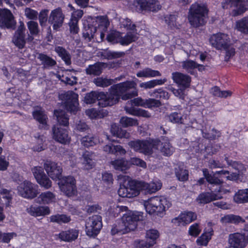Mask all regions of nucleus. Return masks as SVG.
Returning <instances> with one entry per match:
<instances>
[{
  "instance_id": "obj_1",
  "label": "nucleus",
  "mask_w": 248,
  "mask_h": 248,
  "mask_svg": "<svg viewBox=\"0 0 248 248\" xmlns=\"http://www.w3.org/2000/svg\"><path fill=\"white\" fill-rule=\"evenodd\" d=\"M83 37L88 41L95 37L98 42H108V19L107 16L88 17L83 23Z\"/></svg>"
},
{
  "instance_id": "obj_2",
  "label": "nucleus",
  "mask_w": 248,
  "mask_h": 248,
  "mask_svg": "<svg viewBox=\"0 0 248 248\" xmlns=\"http://www.w3.org/2000/svg\"><path fill=\"white\" fill-rule=\"evenodd\" d=\"M137 84L134 81H126L111 87L109 90V106L117 103L120 97L127 100L138 95Z\"/></svg>"
},
{
  "instance_id": "obj_3",
  "label": "nucleus",
  "mask_w": 248,
  "mask_h": 248,
  "mask_svg": "<svg viewBox=\"0 0 248 248\" xmlns=\"http://www.w3.org/2000/svg\"><path fill=\"white\" fill-rule=\"evenodd\" d=\"M206 7L202 4L195 2L192 4L188 14V20L193 27H198L204 24V18L207 15Z\"/></svg>"
},
{
  "instance_id": "obj_4",
  "label": "nucleus",
  "mask_w": 248,
  "mask_h": 248,
  "mask_svg": "<svg viewBox=\"0 0 248 248\" xmlns=\"http://www.w3.org/2000/svg\"><path fill=\"white\" fill-rule=\"evenodd\" d=\"M171 203L165 198L155 197L149 199L145 204L146 210L149 214L162 217L165 210L170 208Z\"/></svg>"
},
{
  "instance_id": "obj_5",
  "label": "nucleus",
  "mask_w": 248,
  "mask_h": 248,
  "mask_svg": "<svg viewBox=\"0 0 248 248\" xmlns=\"http://www.w3.org/2000/svg\"><path fill=\"white\" fill-rule=\"evenodd\" d=\"M222 7L229 9L232 16H240L248 10V0H224Z\"/></svg>"
},
{
  "instance_id": "obj_6",
  "label": "nucleus",
  "mask_w": 248,
  "mask_h": 248,
  "mask_svg": "<svg viewBox=\"0 0 248 248\" xmlns=\"http://www.w3.org/2000/svg\"><path fill=\"white\" fill-rule=\"evenodd\" d=\"M58 184L61 191L69 197L74 196L77 192L76 180L73 176L62 177L59 180Z\"/></svg>"
},
{
  "instance_id": "obj_7",
  "label": "nucleus",
  "mask_w": 248,
  "mask_h": 248,
  "mask_svg": "<svg viewBox=\"0 0 248 248\" xmlns=\"http://www.w3.org/2000/svg\"><path fill=\"white\" fill-rule=\"evenodd\" d=\"M98 101V106L101 108L108 106V93L104 92L91 91L86 93L84 101L87 104H92Z\"/></svg>"
},
{
  "instance_id": "obj_8",
  "label": "nucleus",
  "mask_w": 248,
  "mask_h": 248,
  "mask_svg": "<svg viewBox=\"0 0 248 248\" xmlns=\"http://www.w3.org/2000/svg\"><path fill=\"white\" fill-rule=\"evenodd\" d=\"M63 106L65 110L76 114L78 110V95L74 92L68 91L63 95Z\"/></svg>"
},
{
  "instance_id": "obj_9",
  "label": "nucleus",
  "mask_w": 248,
  "mask_h": 248,
  "mask_svg": "<svg viewBox=\"0 0 248 248\" xmlns=\"http://www.w3.org/2000/svg\"><path fill=\"white\" fill-rule=\"evenodd\" d=\"M17 190L19 195L28 199L34 198L38 194V186L27 180L21 183L18 186Z\"/></svg>"
},
{
  "instance_id": "obj_10",
  "label": "nucleus",
  "mask_w": 248,
  "mask_h": 248,
  "mask_svg": "<svg viewBox=\"0 0 248 248\" xmlns=\"http://www.w3.org/2000/svg\"><path fill=\"white\" fill-rule=\"evenodd\" d=\"M139 181H128L126 186H121L118 191V194L122 197L131 198L137 196L140 191L138 186Z\"/></svg>"
},
{
  "instance_id": "obj_11",
  "label": "nucleus",
  "mask_w": 248,
  "mask_h": 248,
  "mask_svg": "<svg viewBox=\"0 0 248 248\" xmlns=\"http://www.w3.org/2000/svg\"><path fill=\"white\" fill-rule=\"evenodd\" d=\"M102 227V217L94 215L89 218L86 225V232L88 236L95 237L100 232Z\"/></svg>"
},
{
  "instance_id": "obj_12",
  "label": "nucleus",
  "mask_w": 248,
  "mask_h": 248,
  "mask_svg": "<svg viewBox=\"0 0 248 248\" xmlns=\"http://www.w3.org/2000/svg\"><path fill=\"white\" fill-rule=\"evenodd\" d=\"M143 213L138 211H130L122 214V219L130 231L137 228V222L143 218Z\"/></svg>"
},
{
  "instance_id": "obj_13",
  "label": "nucleus",
  "mask_w": 248,
  "mask_h": 248,
  "mask_svg": "<svg viewBox=\"0 0 248 248\" xmlns=\"http://www.w3.org/2000/svg\"><path fill=\"white\" fill-rule=\"evenodd\" d=\"M209 42L212 46L218 50L226 49L230 44L228 35L222 33L213 34L210 37Z\"/></svg>"
},
{
  "instance_id": "obj_14",
  "label": "nucleus",
  "mask_w": 248,
  "mask_h": 248,
  "mask_svg": "<svg viewBox=\"0 0 248 248\" xmlns=\"http://www.w3.org/2000/svg\"><path fill=\"white\" fill-rule=\"evenodd\" d=\"M128 144L135 151L145 155H150L153 153V145L148 140H132Z\"/></svg>"
},
{
  "instance_id": "obj_15",
  "label": "nucleus",
  "mask_w": 248,
  "mask_h": 248,
  "mask_svg": "<svg viewBox=\"0 0 248 248\" xmlns=\"http://www.w3.org/2000/svg\"><path fill=\"white\" fill-rule=\"evenodd\" d=\"M16 21L11 11L8 9L0 10V27L8 29H15Z\"/></svg>"
},
{
  "instance_id": "obj_16",
  "label": "nucleus",
  "mask_w": 248,
  "mask_h": 248,
  "mask_svg": "<svg viewBox=\"0 0 248 248\" xmlns=\"http://www.w3.org/2000/svg\"><path fill=\"white\" fill-rule=\"evenodd\" d=\"M136 10L156 12L161 9V5L157 0H137Z\"/></svg>"
},
{
  "instance_id": "obj_17",
  "label": "nucleus",
  "mask_w": 248,
  "mask_h": 248,
  "mask_svg": "<svg viewBox=\"0 0 248 248\" xmlns=\"http://www.w3.org/2000/svg\"><path fill=\"white\" fill-rule=\"evenodd\" d=\"M44 168L48 176L53 180H59L62 177V167L55 162L47 161L44 164Z\"/></svg>"
},
{
  "instance_id": "obj_18",
  "label": "nucleus",
  "mask_w": 248,
  "mask_h": 248,
  "mask_svg": "<svg viewBox=\"0 0 248 248\" xmlns=\"http://www.w3.org/2000/svg\"><path fill=\"white\" fill-rule=\"evenodd\" d=\"M64 15L61 7H58L51 11L49 18V23L52 25L54 30L57 31L62 25Z\"/></svg>"
},
{
  "instance_id": "obj_19",
  "label": "nucleus",
  "mask_w": 248,
  "mask_h": 248,
  "mask_svg": "<svg viewBox=\"0 0 248 248\" xmlns=\"http://www.w3.org/2000/svg\"><path fill=\"white\" fill-rule=\"evenodd\" d=\"M53 138L57 142L63 144H69L71 138L68 135V131L65 128L61 126H53L52 127Z\"/></svg>"
},
{
  "instance_id": "obj_20",
  "label": "nucleus",
  "mask_w": 248,
  "mask_h": 248,
  "mask_svg": "<svg viewBox=\"0 0 248 248\" xmlns=\"http://www.w3.org/2000/svg\"><path fill=\"white\" fill-rule=\"evenodd\" d=\"M229 243L234 248H243L248 243V238L244 234L234 233L230 234Z\"/></svg>"
},
{
  "instance_id": "obj_21",
  "label": "nucleus",
  "mask_w": 248,
  "mask_h": 248,
  "mask_svg": "<svg viewBox=\"0 0 248 248\" xmlns=\"http://www.w3.org/2000/svg\"><path fill=\"white\" fill-rule=\"evenodd\" d=\"M172 79L180 88L183 89L189 88L191 81V78L189 76L179 72L172 73Z\"/></svg>"
},
{
  "instance_id": "obj_22",
  "label": "nucleus",
  "mask_w": 248,
  "mask_h": 248,
  "mask_svg": "<svg viewBox=\"0 0 248 248\" xmlns=\"http://www.w3.org/2000/svg\"><path fill=\"white\" fill-rule=\"evenodd\" d=\"M108 65V63L97 62L93 64L89 65L85 69V73L87 75L99 76Z\"/></svg>"
},
{
  "instance_id": "obj_23",
  "label": "nucleus",
  "mask_w": 248,
  "mask_h": 248,
  "mask_svg": "<svg viewBox=\"0 0 248 248\" xmlns=\"http://www.w3.org/2000/svg\"><path fill=\"white\" fill-rule=\"evenodd\" d=\"M32 117L34 120L38 122L40 125V129L47 130L48 129V125L47 123L48 119L47 115L45 114V111L41 108L39 109L34 110L32 113Z\"/></svg>"
},
{
  "instance_id": "obj_24",
  "label": "nucleus",
  "mask_w": 248,
  "mask_h": 248,
  "mask_svg": "<svg viewBox=\"0 0 248 248\" xmlns=\"http://www.w3.org/2000/svg\"><path fill=\"white\" fill-rule=\"evenodd\" d=\"M222 196L221 194H216L213 191L211 192H203L200 194L196 199L199 203L206 204L212 201L221 199Z\"/></svg>"
},
{
  "instance_id": "obj_25",
  "label": "nucleus",
  "mask_w": 248,
  "mask_h": 248,
  "mask_svg": "<svg viewBox=\"0 0 248 248\" xmlns=\"http://www.w3.org/2000/svg\"><path fill=\"white\" fill-rule=\"evenodd\" d=\"M79 232L78 230L69 228L65 231H61L58 234L61 240L64 242H72L77 239Z\"/></svg>"
},
{
  "instance_id": "obj_26",
  "label": "nucleus",
  "mask_w": 248,
  "mask_h": 248,
  "mask_svg": "<svg viewBox=\"0 0 248 248\" xmlns=\"http://www.w3.org/2000/svg\"><path fill=\"white\" fill-rule=\"evenodd\" d=\"M138 186L140 190H144L148 193H153L160 189L162 186L161 183L159 182L147 183L144 182L139 181Z\"/></svg>"
},
{
  "instance_id": "obj_27",
  "label": "nucleus",
  "mask_w": 248,
  "mask_h": 248,
  "mask_svg": "<svg viewBox=\"0 0 248 248\" xmlns=\"http://www.w3.org/2000/svg\"><path fill=\"white\" fill-rule=\"evenodd\" d=\"M28 213L32 216L39 217L49 215L50 211L48 206H31Z\"/></svg>"
},
{
  "instance_id": "obj_28",
  "label": "nucleus",
  "mask_w": 248,
  "mask_h": 248,
  "mask_svg": "<svg viewBox=\"0 0 248 248\" xmlns=\"http://www.w3.org/2000/svg\"><path fill=\"white\" fill-rule=\"evenodd\" d=\"M197 218L196 214L192 212H186L181 214L179 217L175 219L178 221L179 225H185L190 223Z\"/></svg>"
},
{
  "instance_id": "obj_29",
  "label": "nucleus",
  "mask_w": 248,
  "mask_h": 248,
  "mask_svg": "<svg viewBox=\"0 0 248 248\" xmlns=\"http://www.w3.org/2000/svg\"><path fill=\"white\" fill-rule=\"evenodd\" d=\"M202 171L206 181L209 184L214 186H220L223 183V181L216 176L217 174H215V172L211 174L207 169H203Z\"/></svg>"
},
{
  "instance_id": "obj_30",
  "label": "nucleus",
  "mask_w": 248,
  "mask_h": 248,
  "mask_svg": "<svg viewBox=\"0 0 248 248\" xmlns=\"http://www.w3.org/2000/svg\"><path fill=\"white\" fill-rule=\"evenodd\" d=\"M54 115L56 116L59 125L57 126H65L69 125V117L65 112L61 109H55L54 111Z\"/></svg>"
},
{
  "instance_id": "obj_31",
  "label": "nucleus",
  "mask_w": 248,
  "mask_h": 248,
  "mask_svg": "<svg viewBox=\"0 0 248 248\" xmlns=\"http://www.w3.org/2000/svg\"><path fill=\"white\" fill-rule=\"evenodd\" d=\"M82 157L83 158L82 164L84 170H90L95 167V163L93 159L92 153L86 151L83 153Z\"/></svg>"
},
{
  "instance_id": "obj_32",
  "label": "nucleus",
  "mask_w": 248,
  "mask_h": 248,
  "mask_svg": "<svg viewBox=\"0 0 248 248\" xmlns=\"http://www.w3.org/2000/svg\"><path fill=\"white\" fill-rule=\"evenodd\" d=\"M130 232L121 219L112 226L111 230L112 235L123 234Z\"/></svg>"
},
{
  "instance_id": "obj_33",
  "label": "nucleus",
  "mask_w": 248,
  "mask_h": 248,
  "mask_svg": "<svg viewBox=\"0 0 248 248\" xmlns=\"http://www.w3.org/2000/svg\"><path fill=\"white\" fill-rule=\"evenodd\" d=\"M220 221L223 224L232 223L234 224H238L240 223L246 222V218L243 219L239 216L234 215L232 214L227 215L221 217Z\"/></svg>"
},
{
  "instance_id": "obj_34",
  "label": "nucleus",
  "mask_w": 248,
  "mask_h": 248,
  "mask_svg": "<svg viewBox=\"0 0 248 248\" xmlns=\"http://www.w3.org/2000/svg\"><path fill=\"white\" fill-rule=\"evenodd\" d=\"M108 112L107 110L101 109L97 110L96 108H92L86 110V114L91 119L102 118L107 116Z\"/></svg>"
},
{
  "instance_id": "obj_35",
  "label": "nucleus",
  "mask_w": 248,
  "mask_h": 248,
  "mask_svg": "<svg viewBox=\"0 0 248 248\" xmlns=\"http://www.w3.org/2000/svg\"><path fill=\"white\" fill-rule=\"evenodd\" d=\"M111 133L113 136L119 138H124L128 139L130 137V135L128 132L125 130L120 128L116 124L111 125Z\"/></svg>"
},
{
  "instance_id": "obj_36",
  "label": "nucleus",
  "mask_w": 248,
  "mask_h": 248,
  "mask_svg": "<svg viewBox=\"0 0 248 248\" xmlns=\"http://www.w3.org/2000/svg\"><path fill=\"white\" fill-rule=\"evenodd\" d=\"M136 75L139 78H154L161 76L157 70H154L150 68H146L139 71Z\"/></svg>"
},
{
  "instance_id": "obj_37",
  "label": "nucleus",
  "mask_w": 248,
  "mask_h": 248,
  "mask_svg": "<svg viewBox=\"0 0 248 248\" xmlns=\"http://www.w3.org/2000/svg\"><path fill=\"white\" fill-rule=\"evenodd\" d=\"M163 142L160 147V151L162 154L167 156H170L174 151V148L171 145L168 139L163 138Z\"/></svg>"
},
{
  "instance_id": "obj_38",
  "label": "nucleus",
  "mask_w": 248,
  "mask_h": 248,
  "mask_svg": "<svg viewBox=\"0 0 248 248\" xmlns=\"http://www.w3.org/2000/svg\"><path fill=\"white\" fill-rule=\"evenodd\" d=\"M166 81L167 79L166 78L163 79H154L147 82H141L139 84V86L144 90L151 89L157 85H162Z\"/></svg>"
},
{
  "instance_id": "obj_39",
  "label": "nucleus",
  "mask_w": 248,
  "mask_h": 248,
  "mask_svg": "<svg viewBox=\"0 0 248 248\" xmlns=\"http://www.w3.org/2000/svg\"><path fill=\"white\" fill-rule=\"evenodd\" d=\"M49 218L50 222L57 223L59 224H62V223H68L71 220L70 216L63 214H57L56 215H52Z\"/></svg>"
},
{
  "instance_id": "obj_40",
  "label": "nucleus",
  "mask_w": 248,
  "mask_h": 248,
  "mask_svg": "<svg viewBox=\"0 0 248 248\" xmlns=\"http://www.w3.org/2000/svg\"><path fill=\"white\" fill-rule=\"evenodd\" d=\"M38 59L41 62L42 64L45 68L54 66L57 63L56 61L53 58L42 53L39 54Z\"/></svg>"
},
{
  "instance_id": "obj_41",
  "label": "nucleus",
  "mask_w": 248,
  "mask_h": 248,
  "mask_svg": "<svg viewBox=\"0 0 248 248\" xmlns=\"http://www.w3.org/2000/svg\"><path fill=\"white\" fill-rule=\"evenodd\" d=\"M58 56L65 62V64H71V56L69 52L62 46H57L55 49Z\"/></svg>"
},
{
  "instance_id": "obj_42",
  "label": "nucleus",
  "mask_w": 248,
  "mask_h": 248,
  "mask_svg": "<svg viewBox=\"0 0 248 248\" xmlns=\"http://www.w3.org/2000/svg\"><path fill=\"white\" fill-rule=\"evenodd\" d=\"M111 164L115 170L121 171H124L130 168L129 162L123 159L111 161Z\"/></svg>"
},
{
  "instance_id": "obj_43",
  "label": "nucleus",
  "mask_w": 248,
  "mask_h": 248,
  "mask_svg": "<svg viewBox=\"0 0 248 248\" xmlns=\"http://www.w3.org/2000/svg\"><path fill=\"white\" fill-rule=\"evenodd\" d=\"M234 201L239 203L248 202V189L239 190L235 194Z\"/></svg>"
},
{
  "instance_id": "obj_44",
  "label": "nucleus",
  "mask_w": 248,
  "mask_h": 248,
  "mask_svg": "<svg viewBox=\"0 0 248 248\" xmlns=\"http://www.w3.org/2000/svg\"><path fill=\"white\" fill-rule=\"evenodd\" d=\"M138 38L137 33L134 32H128L124 37L122 36L120 44L127 46L132 42H135Z\"/></svg>"
},
{
  "instance_id": "obj_45",
  "label": "nucleus",
  "mask_w": 248,
  "mask_h": 248,
  "mask_svg": "<svg viewBox=\"0 0 248 248\" xmlns=\"http://www.w3.org/2000/svg\"><path fill=\"white\" fill-rule=\"evenodd\" d=\"M55 195L50 191L42 192L39 195L38 199L42 204H49L52 202L55 199Z\"/></svg>"
},
{
  "instance_id": "obj_46",
  "label": "nucleus",
  "mask_w": 248,
  "mask_h": 248,
  "mask_svg": "<svg viewBox=\"0 0 248 248\" xmlns=\"http://www.w3.org/2000/svg\"><path fill=\"white\" fill-rule=\"evenodd\" d=\"M236 28L241 32L248 34V16L237 21Z\"/></svg>"
},
{
  "instance_id": "obj_47",
  "label": "nucleus",
  "mask_w": 248,
  "mask_h": 248,
  "mask_svg": "<svg viewBox=\"0 0 248 248\" xmlns=\"http://www.w3.org/2000/svg\"><path fill=\"white\" fill-rule=\"evenodd\" d=\"M119 21L121 28H125L127 30L137 31L135 24H133L130 19L128 18H121Z\"/></svg>"
},
{
  "instance_id": "obj_48",
  "label": "nucleus",
  "mask_w": 248,
  "mask_h": 248,
  "mask_svg": "<svg viewBox=\"0 0 248 248\" xmlns=\"http://www.w3.org/2000/svg\"><path fill=\"white\" fill-rule=\"evenodd\" d=\"M202 136L204 138L210 140H214L220 136L221 133L214 128L212 129L211 132H208L206 129L202 128Z\"/></svg>"
},
{
  "instance_id": "obj_49",
  "label": "nucleus",
  "mask_w": 248,
  "mask_h": 248,
  "mask_svg": "<svg viewBox=\"0 0 248 248\" xmlns=\"http://www.w3.org/2000/svg\"><path fill=\"white\" fill-rule=\"evenodd\" d=\"M25 37V34H15L13 41L19 49H22L25 47L26 44Z\"/></svg>"
},
{
  "instance_id": "obj_50",
  "label": "nucleus",
  "mask_w": 248,
  "mask_h": 248,
  "mask_svg": "<svg viewBox=\"0 0 248 248\" xmlns=\"http://www.w3.org/2000/svg\"><path fill=\"white\" fill-rule=\"evenodd\" d=\"M120 122L122 126L124 127L138 125V121L136 119L126 116L122 117Z\"/></svg>"
},
{
  "instance_id": "obj_51",
  "label": "nucleus",
  "mask_w": 248,
  "mask_h": 248,
  "mask_svg": "<svg viewBox=\"0 0 248 248\" xmlns=\"http://www.w3.org/2000/svg\"><path fill=\"white\" fill-rule=\"evenodd\" d=\"M169 121L174 124H182L183 115L180 112H174L168 116Z\"/></svg>"
},
{
  "instance_id": "obj_52",
  "label": "nucleus",
  "mask_w": 248,
  "mask_h": 248,
  "mask_svg": "<svg viewBox=\"0 0 248 248\" xmlns=\"http://www.w3.org/2000/svg\"><path fill=\"white\" fill-rule=\"evenodd\" d=\"M16 236L17 234L15 232L3 233L0 231V243L8 244L14 237Z\"/></svg>"
},
{
  "instance_id": "obj_53",
  "label": "nucleus",
  "mask_w": 248,
  "mask_h": 248,
  "mask_svg": "<svg viewBox=\"0 0 248 248\" xmlns=\"http://www.w3.org/2000/svg\"><path fill=\"white\" fill-rule=\"evenodd\" d=\"M81 141L82 144L87 148L93 146L96 142V140L93 136L89 135L82 137Z\"/></svg>"
},
{
  "instance_id": "obj_54",
  "label": "nucleus",
  "mask_w": 248,
  "mask_h": 248,
  "mask_svg": "<svg viewBox=\"0 0 248 248\" xmlns=\"http://www.w3.org/2000/svg\"><path fill=\"white\" fill-rule=\"evenodd\" d=\"M36 182L46 189H48L52 186V182L46 174L43 175Z\"/></svg>"
},
{
  "instance_id": "obj_55",
  "label": "nucleus",
  "mask_w": 248,
  "mask_h": 248,
  "mask_svg": "<svg viewBox=\"0 0 248 248\" xmlns=\"http://www.w3.org/2000/svg\"><path fill=\"white\" fill-rule=\"evenodd\" d=\"M182 67L187 72L192 73V70L197 68L198 63L192 60H187L182 62Z\"/></svg>"
},
{
  "instance_id": "obj_56",
  "label": "nucleus",
  "mask_w": 248,
  "mask_h": 248,
  "mask_svg": "<svg viewBox=\"0 0 248 248\" xmlns=\"http://www.w3.org/2000/svg\"><path fill=\"white\" fill-rule=\"evenodd\" d=\"M175 174L179 181H186L188 178V172L186 170L181 169H176Z\"/></svg>"
},
{
  "instance_id": "obj_57",
  "label": "nucleus",
  "mask_w": 248,
  "mask_h": 248,
  "mask_svg": "<svg viewBox=\"0 0 248 248\" xmlns=\"http://www.w3.org/2000/svg\"><path fill=\"white\" fill-rule=\"evenodd\" d=\"M27 26L31 35H37L39 33V29L37 22L34 21H29Z\"/></svg>"
},
{
  "instance_id": "obj_58",
  "label": "nucleus",
  "mask_w": 248,
  "mask_h": 248,
  "mask_svg": "<svg viewBox=\"0 0 248 248\" xmlns=\"http://www.w3.org/2000/svg\"><path fill=\"white\" fill-rule=\"evenodd\" d=\"M121 33L115 31L109 32V42L112 44L120 43L121 41Z\"/></svg>"
},
{
  "instance_id": "obj_59",
  "label": "nucleus",
  "mask_w": 248,
  "mask_h": 248,
  "mask_svg": "<svg viewBox=\"0 0 248 248\" xmlns=\"http://www.w3.org/2000/svg\"><path fill=\"white\" fill-rule=\"evenodd\" d=\"M155 242H147L143 240H136L134 241V246L136 248H150Z\"/></svg>"
},
{
  "instance_id": "obj_60",
  "label": "nucleus",
  "mask_w": 248,
  "mask_h": 248,
  "mask_svg": "<svg viewBox=\"0 0 248 248\" xmlns=\"http://www.w3.org/2000/svg\"><path fill=\"white\" fill-rule=\"evenodd\" d=\"M48 12L49 10L48 9H43L38 15L39 23L41 26L46 25L48 19Z\"/></svg>"
},
{
  "instance_id": "obj_61",
  "label": "nucleus",
  "mask_w": 248,
  "mask_h": 248,
  "mask_svg": "<svg viewBox=\"0 0 248 248\" xmlns=\"http://www.w3.org/2000/svg\"><path fill=\"white\" fill-rule=\"evenodd\" d=\"M116 154V155H124L126 153V151L121 145L109 146V153Z\"/></svg>"
},
{
  "instance_id": "obj_62",
  "label": "nucleus",
  "mask_w": 248,
  "mask_h": 248,
  "mask_svg": "<svg viewBox=\"0 0 248 248\" xmlns=\"http://www.w3.org/2000/svg\"><path fill=\"white\" fill-rule=\"evenodd\" d=\"M211 234H207V232H204L198 239V244L202 246H206L211 239Z\"/></svg>"
},
{
  "instance_id": "obj_63",
  "label": "nucleus",
  "mask_w": 248,
  "mask_h": 248,
  "mask_svg": "<svg viewBox=\"0 0 248 248\" xmlns=\"http://www.w3.org/2000/svg\"><path fill=\"white\" fill-rule=\"evenodd\" d=\"M93 82L96 86L106 87L108 86V78L99 77L94 78Z\"/></svg>"
},
{
  "instance_id": "obj_64",
  "label": "nucleus",
  "mask_w": 248,
  "mask_h": 248,
  "mask_svg": "<svg viewBox=\"0 0 248 248\" xmlns=\"http://www.w3.org/2000/svg\"><path fill=\"white\" fill-rule=\"evenodd\" d=\"M159 235V232L156 230L151 229L146 232V238L151 240L150 242H155V241L158 238Z\"/></svg>"
}]
</instances>
